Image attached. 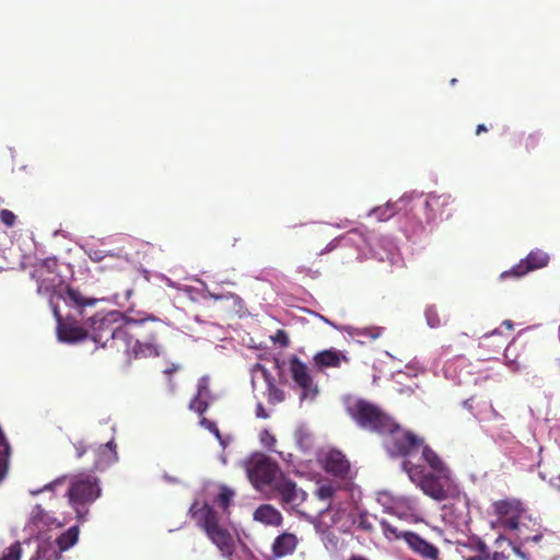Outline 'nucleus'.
Returning a JSON list of instances; mask_svg holds the SVG:
<instances>
[{
  "label": "nucleus",
  "instance_id": "obj_48",
  "mask_svg": "<svg viewBox=\"0 0 560 560\" xmlns=\"http://www.w3.org/2000/svg\"><path fill=\"white\" fill-rule=\"evenodd\" d=\"M57 482H58V480H57L56 482H54V483H48V485H46L43 489L32 490V491H31V494H32V495H37V494H39V493H40L42 491H44V490H49V489H51V488H52V486H54V485H56Z\"/></svg>",
  "mask_w": 560,
  "mask_h": 560
},
{
  "label": "nucleus",
  "instance_id": "obj_34",
  "mask_svg": "<svg viewBox=\"0 0 560 560\" xmlns=\"http://www.w3.org/2000/svg\"><path fill=\"white\" fill-rule=\"evenodd\" d=\"M382 329L378 327H363L357 328L355 335L358 337H364L370 340H374L381 336Z\"/></svg>",
  "mask_w": 560,
  "mask_h": 560
},
{
  "label": "nucleus",
  "instance_id": "obj_54",
  "mask_svg": "<svg viewBox=\"0 0 560 560\" xmlns=\"http://www.w3.org/2000/svg\"><path fill=\"white\" fill-rule=\"evenodd\" d=\"M347 560H369V559L361 555H351Z\"/></svg>",
  "mask_w": 560,
  "mask_h": 560
},
{
  "label": "nucleus",
  "instance_id": "obj_40",
  "mask_svg": "<svg viewBox=\"0 0 560 560\" xmlns=\"http://www.w3.org/2000/svg\"><path fill=\"white\" fill-rule=\"evenodd\" d=\"M268 392L270 402H280L284 399V392L275 385H269Z\"/></svg>",
  "mask_w": 560,
  "mask_h": 560
},
{
  "label": "nucleus",
  "instance_id": "obj_37",
  "mask_svg": "<svg viewBox=\"0 0 560 560\" xmlns=\"http://www.w3.org/2000/svg\"><path fill=\"white\" fill-rule=\"evenodd\" d=\"M196 395L207 400L210 398L209 378L207 376H203L198 381Z\"/></svg>",
  "mask_w": 560,
  "mask_h": 560
},
{
  "label": "nucleus",
  "instance_id": "obj_43",
  "mask_svg": "<svg viewBox=\"0 0 560 560\" xmlns=\"http://www.w3.org/2000/svg\"><path fill=\"white\" fill-rule=\"evenodd\" d=\"M520 535H521V537H522V539H523L524 541H529V540H532V541H534V542H538V541H540V540H541V538H542V533H541V532H538V533H537V534H535L534 536H525V535H523V533H522V532H520Z\"/></svg>",
  "mask_w": 560,
  "mask_h": 560
},
{
  "label": "nucleus",
  "instance_id": "obj_21",
  "mask_svg": "<svg viewBox=\"0 0 560 560\" xmlns=\"http://www.w3.org/2000/svg\"><path fill=\"white\" fill-rule=\"evenodd\" d=\"M116 443L114 440L108 441L105 444H102L96 450V460H95V467L97 469H103L106 466L117 462L118 454L116 451Z\"/></svg>",
  "mask_w": 560,
  "mask_h": 560
},
{
  "label": "nucleus",
  "instance_id": "obj_13",
  "mask_svg": "<svg viewBox=\"0 0 560 560\" xmlns=\"http://www.w3.org/2000/svg\"><path fill=\"white\" fill-rule=\"evenodd\" d=\"M494 511L506 529L522 532L520 516L523 509L520 501L500 500L494 503Z\"/></svg>",
  "mask_w": 560,
  "mask_h": 560
},
{
  "label": "nucleus",
  "instance_id": "obj_44",
  "mask_svg": "<svg viewBox=\"0 0 560 560\" xmlns=\"http://www.w3.org/2000/svg\"><path fill=\"white\" fill-rule=\"evenodd\" d=\"M256 417L262 418V419H266V418L269 417V415L266 412V410H265V408H264V406L261 404L257 405Z\"/></svg>",
  "mask_w": 560,
  "mask_h": 560
},
{
  "label": "nucleus",
  "instance_id": "obj_56",
  "mask_svg": "<svg viewBox=\"0 0 560 560\" xmlns=\"http://www.w3.org/2000/svg\"><path fill=\"white\" fill-rule=\"evenodd\" d=\"M211 298H213V299H215V300H219V299H221L222 296L217 295V294H211Z\"/></svg>",
  "mask_w": 560,
  "mask_h": 560
},
{
  "label": "nucleus",
  "instance_id": "obj_20",
  "mask_svg": "<svg viewBox=\"0 0 560 560\" xmlns=\"http://www.w3.org/2000/svg\"><path fill=\"white\" fill-rule=\"evenodd\" d=\"M450 203V196L445 195H429L425 202L424 208L427 210V220L433 221L438 217H442L444 214V208Z\"/></svg>",
  "mask_w": 560,
  "mask_h": 560
},
{
  "label": "nucleus",
  "instance_id": "obj_32",
  "mask_svg": "<svg viewBox=\"0 0 560 560\" xmlns=\"http://www.w3.org/2000/svg\"><path fill=\"white\" fill-rule=\"evenodd\" d=\"M353 524H355L358 528L368 533H371L374 528L368 512L359 513V515L354 518Z\"/></svg>",
  "mask_w": 560,
  "mask_h": 560
},
{
  "label": "nucleus",
  "instance_id": "obj_8",
  "mask_svg": "<svg viewBox=\"0 0 560 560\" xmlns=\"http://www.w3.org/2000/svg\"><path fill=\"white\" fill-rule=\"evenodd\" d=\"M101 487L97 478L93 476L80 475L73 477L71 486L68 489L70 504L74 508L78 517H82L80 506L94 502L101 497Z\"/></svg>",
  "mask_w": 560,
  "mask_h": 560
},
{
  "label": "nucleus",
  "instance_id": "obj_38",
  "mask_svg": "<svg viewBox=\"0 0 560 560\" xmlns=\"http://www.w3.org/2000/svg\"><path fill=\"white\" fill-rule=\"evenodd\" d=\"M0 221L7 226L12 228L15 224L16 215L8 210V209H1L0 210Z\"/></svg>",
  "mask_w": 560,
  "mask_h": 560
},
{
  "label": "nucleus",
  "instance_id": "obj_50",
  "mask_svg": "<svg viewBox=\"0 0 560 560\" xmlns=\"http://www.w3.org/2000/svg\"><path fill=\"white\" fill-rule=\"evenodd\" d=\"M33 514H34V517L37 518V517H42L43 514H44V510L42 509L40 505H36L34 511H33Z\"/></svg>",
  "mask_w": 560,
  "mask_h": 560
},
{
  "label": "nucleus",
  "instance_id": "obj_28",
  "mask_svg": "<svg viewBox=\"0 0 560 560\" xmlns=\"http://www.w3.org/2000/svg\"><path fill=\"white\" fill-rule=\"evenodd\" d=\"M61 553L55 547H40L32 560H60Z\"/></svg>",
  "mask_w": 560,
  "mask_h": 560
},
{
  "label": "nucleus",
  "instance_id": "obj_14",
  "mask_svg": "<svg viewBox=\"0 0 560 560\" xmlns=\"http://www.w3.org/2000/svg\"><path fill=\"white\" fill-rule=\"evenodd\" d=\"M57 261L51 258H47L40 264L36 265L34 268V271L32 273V277L36 279L37 282V292L39 294H50L54 293L57 284H60V279L58 276H54V278H49V283L46 284V279L44 278V275H52L55 273L52 271L54 268H56Z\"/></svg>",
  "mask_w": 560,
  "mask_h": 560
},
{
  "label": "nucleus",
  "instance_id": "obj_27",
  "mask_svg": "<svg viewBox=\"0 0 560 560\" xmlns=\"http://www.w3.org/2000/svg\"><path fill=\"white\" fill-rule=\"evenodd\" d=\"M396 213L395 205L386 203L376 207L371 211V215L376 217L378 221H387Z\"/></svg>",
  "mask_w": 560,
  "mask_h": 560
},
{
  "label": "nucleus",
  "instance_id": "obj_39",
  "mask_svg": "<svg viewBox=\"0 0 560 560\" xmlns=\"http://www.w3.org/2000/svg\"><path fill=\"white\" fill-rule=\"evenodd\" d=\"M199 424L207 429L208 431H210L211 433H213L218 440H221V433L215 422L205 417H201Z\"/></svg>",
  "mask_w": 560,
  "mask_h": 560
},
{
  "label": "nucleus",
  "instance_id": "obj_58",
  "mask_svg": "<svg viewBox=\"0 0 560 560\" xmlns=\"http://www.w3.org/2000/svg\"><path fill=\"white\" fill-rule=\"evenodd\" d=\"M266 434L271 439V441H275V438L270 436L268 432H266Z\"/></svg>",
  "mask_w": 560,
  "mask_h": 560
},
{
  "label": "nucleus",
  "instance_id": "obj_22",
  "mask_svg": "<svg viewBox=\"0 0 560 560\" xmlns=\"http://www.w3.org/2000/svg\"><path fill=\"white\" fill-rule=\"evenodd\" d=\"M254 520L265 525L280 526L282 524L281 513L270 504H261L254 512Z\"/></svg>",
  "mask_w": 560,
  "mask_h": 560
},
{
  "label": "nucleus",
  "instance_id": "obj_36",
  "mask_svg": "<svg viewBox=\"0 0 560 560\" xmlns=\"http://www.w3.org/2000/svg\"><path fill=\"white\" fill-rule=\"evenodd\" d=\"M21 558V546L19 542L11 545L7 552L0 558V560H20Z\"/></svg>",
  "mask_w": 560,
  "mask_h": 560
},
{
  "label": "nucleus",
  "instance_id": "obj_47",
  "mask_svg": "<svg viewBox=\"0 0 560 560\" xmlns=\"http://www.w3.org/2000/svg\"><path fill=\"white\" fill-rule=\"evenodd\" d=\"M295 436L300 445L306 443V440L308 439V436L304 434L302 431L296 432Z\"/></svg>",
  "mask_w": 560,
  "mask_h": 560
},
{
  "label": "nucleus",
  "instance_id": "obj_42",
  "mask_svg": "<svg viewBox=\"0 0 560 560\" xmlns=\"http://www.w3.org/2000/svg\"><path fill=\"white\" fill-rule=\"evenodd\" d=\"M273 341L279 342L283 347H287L289 345V337L284 330L279 329L273 337Z\"/></svg>",
  "mask_w": 560,
  "mask_h": 560
},
{
  "label": "nucleus",
  "instance_id": "obj_19",
  "mask_svg": "<svg viewBox=\"0 0 560 560\" xmlns=\"http://www.w3.org/2000/svg\"><path fill=\"white\" fill-rule=\"evenodd\" d=\"M349 359L339 350L328 349L315 354L314 363L319 369L339 368L342 362H348Z\"/></svg>",
  "mask_w": 560,
  "mask_h": 560
},
{
  "label": "nucleus",
  "instance_id": "obj_57",
  "mask_svg": "<svg viewBox=\"0 0 560 560\" xmlns=\"http://www.w3.org/2000/svg\"><path fill=\"white\" fill-rule=\"evenodd\" d=\"M456 82H457V80H456V79H452V80H451V84H452V85H454Z\"/></svg>",
  "mask_w": 560,
  "mask_h": 560
},
{
  "label": "nucleus",
  "instance_id": "obj_5",
  "mask_svg": "<svg viewBox=\"0 0 560 560\" xmlns=\"http://www.w3.org/2000/svg\"><path fill=\"white\" fill-rule=\"evenodd\" d=\"M200 515L201 527L208 538L218 547L223 557L231 558L235 551V542L230 532L220 525L219 513L213 508L205 505Z\"/></svg>",
  "mask_w": 560,
  "mask_h": 560
},
{
  "label": "nucleus",
  "instance_id": "obj_3",
  "mask_svg": "<svg viewBox=\"0 0 560 560\" xmlns=\"http://www.w3.org/2000/svg\"><path fill=\"white\" fill-rule=\"evenodd\" d=\"M348 413L355 421V423L371 432L384 435L394 422L387 413H385L377 405L372 404L364 399H358L349 405Z\"/></svg>",
  "mask_w": 560,
  "mask_h": 560
},
{
  "label": "nucleus",
  "instance_id": "obj_7",
  "mask_svg": "<svg viewBox=\"0 0 560 560\" xmlns=\"http://www.w3.org/2000/svg\"><path fill=\"white\" fill-rule=\"evenodd\" d=\"M384 536L389 540L404 539L409 548L425 560H440V550L415 532H400L388 521H380Z\"/></svg>",
  "mask_w": 560,
  "mask_h": 560
},
{
  "label": "nucleus",
  "instance_id": "obj_53",
  "mask_svg": "<svg viewBox=\"0 0 560 560\" xmlns=\"http://www.w3.org/2000/svg\"><path fill=\"white\" fill-rule=\"evenodd\" d=\"M466 560H487L486 557L483 555H481L480 552H478L477 556H474V557H468L466 558Z\"/></svg>",
  "mask_w": 560,
  "mask_h": 560
},
{
  "label": "nucleus",
  "instance_id": "obj_55",
  "mask_svg": "<svg viewBox=\"0 0 560 560\" xmlns=\"http://www.w3.org/2000/svg\"><path fill=\"white\" fill-rule=\"evenodd\" d=\"M54 276H58V275H57V273H52L51 276H50V275H47V273H45V275H44V278L46 279V284H48V283H49V280H48V279H49V278H54Z\"/></svg>",
  "mask_w": 560,
  "mask_h": 560
},
{
  "label": "nucleus",
  "instance_id": "obj_9",
  "mask_svg": "<svg viewBox=\"0 0 560 560\" xmlns=\"http://www.w3.org/2000/svg\"><path fill=\"white\" fill-rule=\"evenodd\" d=\"M246 472L255 488L273 487L279 478L278 465L262 454L255 455L246 462Z\"/></svg>",
  "mask_w": 560,
  "mask_h": 560
},
{
  "label": "nucleus",
  "instance_id": "obj_6",
  "mask_svg": "<svg viewBox=\"0 0 560 560\" xmlns=\"http://www.w3.org/2000/svg\"><path fill=\"white\" fill-rule=\"evenodd\" d=\"M91 320V338L95 343L102 347H107L110 341V347L119 348L120 345H126L129 348L131 343V326L114 327L108 317H100L98 315L92 316Z\"/></svg>",
  "mask_w": 560,
  "mask_h": 560
},
{
  "label": "nucleus",
  "instance_id": "obj_15",
  "mask_svg": "<svg viewBox=\"0 0 560 560\" xmlns=\"http://www.w3.org/2000/svg\"><path fill=\"white\" fill-rule=\"evenodd\" d=\"M52 311L58 323L57 335L59 340L63 342H77L88 337V331L84 330L82 327L63 323L57 306H54Z\"/></svg>",
  "mask_w": 560,
  "mask_h": 560
},
{
  "label": "nucleus",
  "instance_id": "obj_12",
  "mask_svg": "<svg viewBox=\"0 0 560 560\" xmlns=\"http://www.w3.org/2000/svg\"><path fill=\"white\" fill-rule=\"evenodd\" d=\"M548 262V254L540 249H535L529 252V254L524 259L514 265L510 270L502 272L500 278H522L530 271L546 267Z\"/></svg>",
  "mask_w": 560,
  "mask_h": 560
},
{
  "label": "nucleus",
  "instance_id": "obj_26",
  "mask_svg": "<svg viewBox=\"0 0 560 560\" xmlns=\"http://www.w3.org/2000/svg\"><path fill=\"white\" fill-rule=\"evenodd\" d=\"M63 300L71 302L74 306L79 308L92 306L96 303L95 299L85 298L79 291L72 288L66 289V296H63Z\"/></svg>",
  "mask_w": 560,
  "mask_h": 560
},
{
  "label": "nucleus",
  "instance_id": "obj_31",
  "mask_svg": "<svg viewBox=\"0 0 560 560\" xmlns=\"http://www.w3.org/2000/svg\"><path fill=\"white\" fill-rule=\"evenodd\" d=\"M188 408L202 416L209 408V401L196 395L194 399L190 400Z\"/></svg>",
  "mask_w": 560,
  "mask_h": 560
},
{
  "label": "nucleus",
  "instance_id": "obj_1",
  "mask_svg": "<svg viewBox=\"0 0 560 560\" xmlns=\"http://www.w3.org/2000/svg\"><path fill=\"white\" fill-rule=\"evenodd\" d=\"M384 436L386 452L393 458H402V469L409 477L419 474V463L428 458L427 450L434 452L422 436L402 428L395 421Z\"/></svg>",
  "mask_w": 560,
  "mask_h": 560
},
{
  "label": "nucleus",
  "instance_id": "obj_23",
  "mask_svg": "<svg viewBox=\"0 0 560 560\" xmlns=\"http://www.w3.org/2000/svg\"><path fill=\"white\" fill-rule=\"evenodd\" d=\"M79 538V527L72 526L69 529H67L65 533H62L56 540L58 548H56L60 553L62 551L68 550L71 548Z\"/></svg>",
  "mask_w": 560,
  "mask_h": 560
},
{
  "label": "nucleus",
  "instance_id": "obj_33",
  "mask_svg": "<svg viewBox=\"0 0 560 560\" xmlns=\"http://www.w3.org/2000/svg\"><path fill=\"white\" fill-rule=\"evenodd\" d=\"M493 337H498V338H499V342H498V345H497V348H498V349H502V348H504V347L506 346V343H508V337H504V336H503V334H502L501 331H499L498 329H494V330H492V331H491V332H489V334H485V335L482 336V345H483L485 347H488V346H489V345H488V341H489L491 338H493Z\"/></svg>",
  "mask_w": 560,
  "mask_h": 560
},
{
  "label": "nucleus",
  "instance_id": "obj_10",
  "mask_svg": "<svg viewBox=\"0 0 560 560\" xmlns=\"http://www.w3.org/2000/svg\"><path fill=\"white\" fill-rule=\"evenodd\" d=\"M289 370L293 382L301 388V400L315 399L318 395V386L314 382L310 368L296 355L289 360Z\"/></svg>",
  "mask_w": 560,
  "mask_h": 560
},
{
  "label": "nucleus",
  "instance_id": "obj_25",
  "mask_svg": "<svg viewBox=\"0 0 560 560\" xmlns=\"http://www.w3.org/2000/svg\"><path fill=\"white\" fill-rule=\"evenodd\" d=\"M88 256L94 262H102L104 260L116 261L117 264L115 266H118L119 264H122L126 261V259L122 255L112 253V252H105L102 249H91L88 253Z\"/></svg>",
  "mask_w": 560,
  "mask_h": 560
},
{
  "label": "nucleus",
  "instance_id": "obj_11",
  "mask_svg": "<svg viewBox=\"0 0 560 560\" xmlns=\"http://www.w3.org/2000/svg\"><path fill=\"white\" fill-rule=\"evenodd\" d=\"M272 488L285 510H298L306 499V492L298 487L293 480L284 476H280Z\"/></svg>",
  "mask_w": 560,
  "mask_h": 560
},
{
  "label": "nucleus",
  "instance_id": "obj_24",
  "mask_svg": "<svg viewBox=\"0 0 560 560\" xmlns=\"http://www.w3.org/2000/svg\"><path fill=\"white\" fill-rule=\"evenodd\" d=\"M541 135L538 131L529 132L527 135L521 133L517 139H515V145L524 147V150L527 153L535 151L540 143Z\"/></svg>",
  "mask_w": 560,
  "mask_h": 560
},
{
  "label": "nucleus",
  "instance_id": "obj_2",
  "mask_svg": "<svg viewBox=\"0 0 560 560\" xmlns=\"http://www.w3.org/2000/svg\"><path fill=\"white\" fill-rule=\"evenodd\" d=\"M427 456L428 458L423 462L432 469V472H424V467L419 463V474L409 478L427 495L435 501H443L447 498L445 487L451 482V470L435 452L427 450Z\"/></svg>",
  "mask_w": 560,
  "mask_h": 560
},
{
  "label": "nucleus",
  "instance_id": "obj_29",
  "mask_svg": "<svg viewBox=\"0 0 560 560\" xmlns=\"http://www.w3.org/2000/svg\"><path fill=\"white\" fill-rule=\"evenodd\" d=\"M425 318L427 323L431 328H438L442 325L443 320L439 315V312L435 306H428L425 308Z\"/></svg>",
  "mask_w": 560,
  "mask_h": 560
},
{
  "label": "nucleus",
  "instance_id": "obj_49",
  "mask_svg": "<svg viewBox=\"0 0 560 560\" xmlns=\"http://www.w3.org/2000/svg\"><path fill=\"white\" fill-rule=\"evenodd\" d=\"M75 451H77V457L80 458L86 452V448L81 443H79L75 445Z\"/></svg>",
  "mask_w": 560,
  "mask_h": 560
},
{
  "label": "nucleus",
  "instance_id": "obj_18",
  "mask_svg": "<svg viewBox=\"0 0 560 560\" xmlns=\"http://www.w3.org/2000/svg\"><path fill=\"white\" fill-rule=\"evenodd\" d=\"M299 544V539L294 534L282 533L276 537L272 544V555L276 558H283L292 555Z\"/></svg>",
  "mask_w": 560,
  "mask_h": 560
},
{
  "label": "nucleus",
  "instance_id": "obj_30",
  "mask_svg": "<svg viewBox=\"0 0 560 560\" xmlns=\"http://www.w3.org/2000/svg\"><path fill=\"white\" fill-rule=\"evenodd\" d=\"M233 497H234L233 490H231L228 487H222L220 493L218 494L217 503L223 510H228V508L230 506V504L232 502Z\"/></svg>",
  "mask_w": 560,
  "mask_h": 560
},
{
  "label": "nucleus",
  "instance_id": "obj_46",
  "mask_svg": "<svg viewBox=\"0 0 560 560\" xmlns=\"http://www.w3.org/2000/svg\"><path fill=\"white\" fill-rule=\"evenodd\" d=\"M179 369L180 366L178 364L172 363L170 366L163 370V373L170 375L172 373L177 372Z\"/></svg>",
  "mask_w": 560,
  "mask_h": 560
},
{
  "label": "nucleus",
  "instance_id": "obj_52",
  "mask_svg": "<svg viewBox=\"0 0 560 560\" xmlns=\"http://www.w3.org/2000/svg\"><path fill=\"white\" fill-rule=\"evenodd\" d=\"M502 326H504L509 331H512L514 328L513 322L510 319L504 320Z\"/></svg>",
  "mask_w": 560,
  "mask_h": 560
},
{
  "label": "nucleus",
  "instance_id": "obj_35",
  "mask_svg": "<svg viewBox=\"0 0 560 560\" xmlns=\"http://www.w3.org/2000/svg\"><path fill=\"white\" fill-rule=\"evenodd\" d=\"M336 492V489L330 483L320 485L316 491L317 497L320 500H330Z\"/></svg>",
  "mask_w": 560,
  "mask_h": 560
},
{
  "label": "nucleus",
  "instance_id": "obj_51",
  "mask_svg": "<svg viewBox=\"0 0 560 560\" xmlns=\"http://www.w3.org/2000/svg\"><path fill=\"white\" fill-rule=\"evenodd\" d=\"M488 131V128L483 124H479L476 128V135L479 136L481 132Z\"/></svg>",
  "mask_w": 560,
  "mask_h": 560
},
{
  "label": "nucleus",
  "instance_id": "obj_41",
  "mask_svg": "<svg viewBox=\"0 0 560 560\" xmlns=\"http://www.w3.org/2000/svg\"><path fill=\"white\" fill-rule=\"evenodd\" d=\"M10 451H0V482L3 480L8 472Z\"/></svg>",
  "mask_w": 560,
  "mask_h": 560
},
{
  "label": "nucleus",
  "instance_id": "obj_16",
  "mask_svg": "<svg viewBox=\"0 0 560 560\" xmlns=\"http://www.w3.org/2000/svg\"><path fill=\"white\" fill-rule=\"evenodd\" d=\"M324 468L327 472L346 478L350 471V463L340 451H329L324 457Z\"/></svg>",
  "mask_w": 560,
  "mask_h": 560
},
{
  "label": "nucleus",
  "instance_id": "obj_17",
  "mask_svg": "<svg viewBox=\"0 0 560 560\" xmlns=\"http://www.w3.org/2000/svg\"><path fill=\"white\" fill-rule=\"evenodd\" d=\"M475 549L483 555L487 560H529V557L521 550L520 547H516L514 545H510V550L506 552L503 551H495L492 555H490L488 546L485 541L481 539H477Z\"/></svg>",
  "mask_w": 560,
  "mask_h": 560
},
{
  "label": "nucleus",
  "instance_id": "obj_4",
  "mask_svg": "<svg viewBox=\"0 0 560 560\" xmlns=\"http://www.w3.org/2000/svg\"><path fill=\"white\" fill-rule=\"evenodd\" d=\"M127 326H131L130 330L136 329L135 335L140 337L135 339L131 334L129 348L126 345H121L129 358L142 359L160 355V346L156 342L158 332L153 328V323L128 320Z\"/></svg>",
  "mask_w": 560,
  "mask_h": 560
},
{
  "label": "nucleus",
  "instance_id": "obj_45",
  "mask_svg": "<svg viewBox=\"0 0 560 560\" xmlns=\"http://www.w3.org/2000/svg\"><path fill=\"white\" fill-rule=\"evenodd\" d=\"M337 245H338L337 240L331 241L323 250H320L319 255H324L326 253L331 252L332 249H335L337 247Z\"/></svg>",
  "mask_w": 560,
  "mask_h": 560
}]
</instances>
